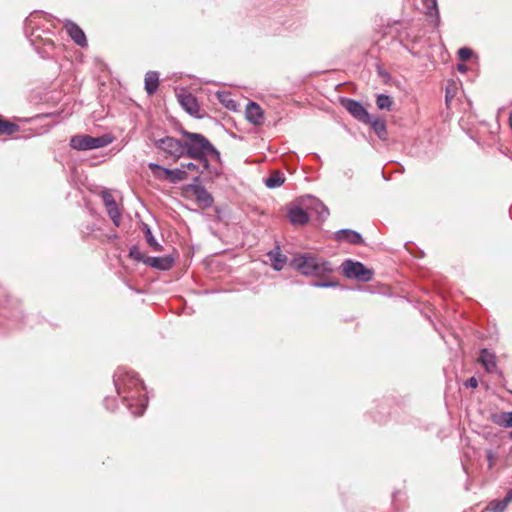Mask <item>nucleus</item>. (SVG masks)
I'll list each match as a JSON object with an SVG mask.
<instances>
[{
	"instance_id": "1",
	"label": "nucleus",
	"mask_w": 512,
	"mask_h": 512,
	"mask_svg": "<svg viewBox=\"0 0 512 512\" xmlns=\"http://www.w3.org/2000/svg\"><path fill=\"white\" fill-rule=\"evenodd\" d=\"M184 137V157L198 161L204 170H208L210 176H218L220 171L211 167L209 157L216 161H220V152L214 145L202 134L182 131Z\"/></svg>"
},
{
	"instance_id": "2",
	"label": "nucleus",
	"mask_w": 512,
	"mask_h": 512,
	"mask_svg": "<svg viewBox=\"0 0 512 512\" xmlns=\"http://www.w3.org/2000/svg\"><path fill=\"white\" fill-rule=\"evenodd\" d=\"M114 384L119 395H124L123 398L127 401V407L134 416H140L144 413L147 400L138 399L136 404L132 403L135 395L140 389H145L142 380L134 371L118 370L114 375Z\"/></svg>"
},
{
	"instance_id": "3",
	"label": "nucleus",
	"mask_w": 512,
	"mask_h": 512,
	"mask_svg": "<svg viewBox=\"0 0 512 512\" xmlns=\"http://www.w3.org/2000/svg\"><path fill=\"white\" fill-rule=\"evenodd\" d=\"M291 266L304 276L322 278L333 271L331 262L306 252L294 256Z\"/></svg>"
},
{
	"instance_id": "4",
	"label": "nucleus",
	"mask_w": 512,
	"mask_h": 512,
	"mask_svg": "<svg viewBox=\"0 0 512 512\" xmlns=\"http://www.w3.org/2000/svg\"><path fill=\"white\" fill-rule=\"evenodd\" d=\"M42 18L40 14L33 13L25 21V30L31 44L42 58L52 57V51L56 48L54 41L49 37H44L42 33H50L49 30L40 29L37 19Z\"/></svg>"
},
{
	"instance_id": "5",
	"label": "nucleus",
	"mask_w": 512,
	"mask_h": 512,
	"mask_svg": "<svg viewBox=\"0 0 512 512\" xmlns=\"http://www.w3.org/2000/svg\"><path fill=\"white\" fill-rule=\"evenodd\" d=\"M113 137L110 134L93 137L90 135H75L70 139V146L78 151H87L106 147L111 144Z\"/></svg>"
},
{
	"instance_id": "6",
	"label": "nucleus",
	"mask_w": 512,
	"mask_h": 512,
	"mask_svg": "<svg viewBox=\"0 0 512 512\" xmlns=\"http://www.w3.org/2000/svg\"><path fill=\"white\" fill-rule=\"evenodd\" d=\"M155 147L163 153L165 158H170L174 162L184 157V139L166 136L156 140Z\"/></svg>"
},
{
	"instance_id": "7",
	"label": "nucleus",
	"mask_w": 512,
	"mask_h": 512,
	"mask_svg": "<svg viewBox=\"0 0 512 512\" xmlns=\"http://www.w3.org/2000/svg\"><path fill=\"white\" fill-rule=\"evenodd\" d=\"M342 270L347 278L356 279L362 282H368L373 277L372 270L366 268L363 263L350 259H347L342 263Z\"/></svg>"
},
{
	"instance_id": "8",
	"label": "nucleus",
	"mask_w": 512,
	"mask_h": 512,
	"mask_svg": "<svg viewBox=\"0 0 512 512\" xmlns=\"http://www.w3.org/2000/svg\"><path fill=\"white\" fill-rule=\"evenodd\" d=\"M342 104L345 109L358 121L368 123L370 121V114L366 108L357 100L344 98Z\"/></svg>"
},
{
	"instance_id": "9",
	"label": "nucleus",
	"mask_w": 512,
	"mask_h": 512,
	"mask_svg": "<svg viewBox=\"0 0 512 512\" xmlns=\"http://www.w3.org/2000/svg\"><path fill=\"white\" fill-rule=\"evenodd\" d=\"M178 101L182 108L191 116L202 118L200 114V105L197 98L189 92H181L177 94Z\"/></svg>"
},
{
	"instance_id": "10",
	"label": "nucleus",
	"mask_w": 512,
	"mask_h": 512,
	"mask_svg": "<svg viewBox=\"0 0 512 512\" xmlns=\"http://www.w3.org/2000/svg\"><path fill=\"white\" fill-rule=\"evenodd\" d=\"M64 27L70 38L80 47H87L88 41L84 31L73 21L66 20Z\"/></svg>"
},
{
	"instance_id": "11",
	"label": "nucleus",
	"mask_w": 512,
	"mask_h": 512,
	"mask_svg": "<svg viewBox=\"0 0 512 512\" xmlns=\"http://www.w3.org/2000/svg\"><path fill=\"white\" fill-rule=\"evenodd\" d=\"M337 241H345L352 245H361L364 243L362 235L351 229H340L335 233Z\"/></svg>"
},
{
	"instance_id": "12",
	"label": "nucleus",
	"mask_w": 512,
	"mask_h": 512,
	"mask_svg": "<svg viewBox=\"0 0 512 512\" xmlns=\"http://www.w3.org/2000/svg\"><path fill=\"white\" fill-rule=\"evenodd\" d=\"M190 190L196 200L202 203L205 208H209L213 205L214 199L204 186L200 184H191Z\"/></svg>"
},
{
	"instance_id": "13",
	"label": "nucleus",
	"mask_w": 512,
	"mask_h": 512,
	"mask_svg": "<svg viewBox=\"0 0 512 512\" xmlns=\"http://www.w3.org/2000/svg\"><path fill=\"white\" fill-rule=\"evenodd\" d=\"M173 262H174V260L170 256H163V257H149L148 256L144 260V264H146L152 268L161 270V271L169 270L172 267Z\"/></svg>"
},
{
	"instance_id": "14",
	"label": "nucleus",
	"mask_w": 512,
	"mask_h": 512,
	"mask_svg": "<svg viewBox=\"0 0 512 512\" xmlns=\"http://www.w3.org/2000/svg\"><path fill=\"white\" fill-rule=\"evenodd\" d=\"M245 116L250 123L259 125L263 121V110L257 103L249 102L246 106Z\"/></svg>"
},
{
	"instance_id": "15",
	"label": "nucleus",
	"mask_w": 512,
	"mask_h": 512,
	"mask_svg": "<svg viewBox=\"0 0 512 512\" xmlns=\"http://www.w3.org/2000/svg\"><path fill=\"white\" fill-rule=\"evenodd\" d=\"M288 218L294 225H305L310 217L302 207L295 206L288 211Z\"/></svg>"
},
{
	"instance_id": "16",
	"label": "nucleus",
	"mask_w": 512,
	"mask_h": 512,
	"mask_svg": "<svg viewBox=\"0 0 512 512\" xmlns=\"http://www.w3.org/2000/svg\"><path fill=\"white\" fill-rule=\"evenodd\" d=\"M479 361L488 373H493L496 371V356L488 349H482L480 351Z\"/></svg>"
},
{
	"instance_id": "17",
	"label": "nucleus",
	"mask_w": 512,
	"mask_h": 512,
	"mask_svg": "<svg viewBox=\"0 0 512 512\" xmlns=\"http://www.w3.org/2000/svg\"><path fill=\"white\" fill-rule=\"evenodd\" d=\"M267 257L271 261V265L274 270L280 271L283 269L287 262L286 255L282 254L279 246L267 253Z\"/></svg>"
},
{
	"instance_id": "18",
	"label": "nucleus",
	"mask_w": 512,
	"mask_h": 512,
	"mask_svg": "<svg viewBox=\"0 0 512 512\" xmlns=\"http://www.w3.org/2000/svg\"><path fill=\"white\" fill-rule=\"evenodd\" d=\"M308 201L309 203L307 204V207L313 210L321 221H324L329 215L328 208L324 205L323 202L315 197L308 196Z\"/></svg>"
},
{
	"instance_id": "19",
	"label": "nucleus",
	"mask_w": 512,
	"mask_h": 512,
	"mask_svg": "<svg viewBox=\"0 0 512 512\" xmlns=\"http://www.w3.org/2000/svg\"><path fill=\"white\" fill-rule=\"evenodd\" d=\"M159 86V75L155 71H149L145 75V90L148 95H153Z\"/></svg>"
},
{
	"instance_id": "20",
	"label": "nucleus",
	"mask_w": 512,
	"mask_h": 512,
	"mask_svg": "<svg viewBox=\"0 0 512 512\" xmlns=\"http://www.w3.org/2000/svg\"><path fill=\"white\" fill-rule=\"evenodd\" d=\"M367 124L371 125L373 131L377 134V136L380 139H385L387 130H386V122L383 119H381L379 117L373 118L370 115V121Z\"/></svg>"
},
{
	"instance_id": "21",
	"label": "nucleus",
	"mask_w": 512,
	"mask_h": 512,
	"mask_svg": "<svg viewBox=\"0 0 512 512\" xmlns=\"http://www.w3.org/2000/svg\"><path fill=\"white\" fill-rule=\"evenodd\" d=\"M492 421L500 427L510 428L512 427V411L494 414L492 415Z\"/></svg>"
},
{
	"instance_id": "22",
	"label": "nucleus",
	"mask_w": 512,
	"mask_h": 512,
	"mask_svg": "<svg viewBox=\"0 0 512 512\" xmlns=\"http://www.w3.org/2000/svg\"><path fill=\"white\" fill-rule=\"evenodd\" d=\"M19 131V126L0 115V135L11 136Z\"/></svg>"
},
{
	"instance_id": "23",
	"label": "nucleus",
	"mask_w": 512,
	"mask_h": 512,
	"mask_svg": "<svg viewBox=\"0 0 512 512\" xmlns=\"http://www.w3.org/2000/svg\"><path fill=\"white\" fill-rule=\"evenodd\" d=\"M285 182V176L280 171H273L271 175L265 179L264 183L268 188L280 187Z\"/></svg>"
},
{
	"instance_id": "24",
	"label": "nucleus",
	"mask_w": 512,
	"mask_h": 512,
	"mask_svg": "<svg viewBox=\"0 0 512 512\" xmlns=\"http://www.w3.org/2000/svg\"><path fill=\"white\" fill-rule=\"evenodd\" d=\"M217 99L229 110L236 111L238 104L228 92H218Z\"/></svg>"
},
{
	"instance_id": "25",
	"label": "nucleus",
	"mask_w": 512,
	"mask_h": 512,
	"mask_svg": "<svg viewBox=\"0 0 512 512\" xmlns=\"http://www.w3.org/2000/svg\"><path fill=\"white\" fill-rule=\"evenodd\" d=\"M144 235H145V239L148 243V245L154 250V251H161L162 250V246L157 242V240L155 239V237L153 236L152 234V231L150 229V227L148 225H144Z\"/></svg>"
},
{
	"instance_id": "26",
	"label": "nucleus",
	"mask_w": 512,
	"mask_h": 512,
	"mask_svg": "<svg viewBox=\"0 0 512 512\" xmlns=\"http://www.w3.org/2000/svg\"><path fill=\"white\" fill-rule=\"evenodd\" d=\"M376 105L380 110L390 111L393 105V100L389 95L379 94L376 99Z\"/></svg>"
},
{
	"instance_id": "27",
	"label": "nucleus",
	"mask_w": 512,
	"mask_h": 512,
	"mask_svg": "<svg viewBox=\"0 0 512 512\" xmlns=\"http://www.w3.org/2000/svg\"><path fill=\"white\" fill-rule=\"evenodd\" d=\"M107 213L112 220L113 224L115 226H120L121 223V213L118 209V206L116 203L112 204L111 206H106Z\"/></svg>"
},
{
	"instance_id": "28",
	"label": "nucleus",
	"mask_w": 512,
	"mask_h": 512,
	"mask_svg": "<svg viewBox=\"0 0 512 512\" xmlns=\"http://www.w3.org/2000/svg\"><path fill=\"white\" fill-rule=\"evenodd\" d=\"M148 167L153 172V174L158 178H160V176L157 174V171H161L164 174V178L167 180L170 179L172 172H173V169L164 168V167L160 166L159 164L153 163V162L149 163Z\"/></svg>"
},
{
	"instance_id": "29",
	"label": "nucleus",
	"mask_w": 512,
	"mask_h": 512,
	"mask_svg": "<svg viewBox=\"0 0 512 512\" xmlns=\"http://www.w3.org/2000/svg\"><path fill=\"white\" fill-rule=\"evenodd\" d=\"M188 178V173L182 168H175L173 169L172 175L169 179V181L173 184L179 183L181 181H184Z\"/></svg>"
},
{
	"instance_id": "30",
	"label": "nucleus",
	"mask_w": 512,
	"mask_h": 512,
	"mask_svg": "<svg viewBox=\"0 0 512 512\" xmlns=\"http://www.w3.org/2000/svg\"><path fill=\"white\" fill-rule=\"evenodd\" d=\"M507 506H508V504L505 503V501L503 499H501V500L495 499V500H492L491 502H489V504L487 506V511L503 512L507 508Z\"/></svg>"
},
{
	"instance_id": "31",
	"label": "nucleus",
	"mask_w": 512,
	"mask_h": 512,
	"mask_svg": "<svg viewBox=\"0 0 512 512\" xmlns=\"http://www.w3.org/2000/svg\"><path fill=\"white\" fill-rule=\"evenodd\" d=\"M485 456L488 462V469H493L498 460V453L492 449H487L485 451Z\"/></svg>"
},
{
	"instance_id": "32",
	"label": "nucleus",
	"mask_w": 512,
	"mask_h": 512,
	"mask_svg": "<svg viewBox=\"0 0 512 512\" xmlns=\"http://www.w3.org/2000/svg\"><path fill=\"white\" fill-rule=\"evenodd\" d=\"M129 256L138 262H143L146 259V257L142 254L138 246L133 245L129 250Z\"/></svg>"
},
{
	"instance_id": "33",
	"label": "nucleus",
	"mask_w": 512,
	"mask_h": 512,
	"mask_svg": "<svg viewBox=\"0 0 512 512\" xmlns=\"http://www.w3.org/2000/svg\"><path fill=\"white\" fill-rule=\"evenodd\" d=\"M181 167L185 171L186 170L197 171V172H200L201 174H203L205 172V170L203 169V167L201 166V164L199 162H198V164H196L194 162L182 163ZM206 172H208V170H206Z\"/></svg>"
},
{
	"instance_id": "34",
	"label": "nucleus",
	"mask_w": 512,
	"mask_h": 512,
	"mask_svg": "<svg viewBox=\"0 0 512 512\" xmlns=\"http://www.w3.org/2000/svg\"><path fill=\"white\" fill-rule=\"evenodd\" d=\"M312 287L316 288H334L338 287L339 283L337 281L331 280V281H316L311 283Z\"/></svg>"
},
{
	"instance_id": "35",
	"label": "nucleus",
	"mask_w": 512,
	"mask_h": 512,
	"mask_svg": "<svg viewBox=\"0 0 512 512\" xmlns=\"http://www.w3.org/2000/svg\"><path fill=\"white\" fill-rule=\"evenodd\" d=\"M458 56L462 61H467L472 57V50L467 47H462L458 51Z\"/></svg>"
},
{
	"instance_id": "36",
	"label": "nucleus",
	"mask_w": 512,
	"mask_h": 512,
	"mask_svg": "<svg viewBox=\"0 0 512 512\" xmlns=\"http://www.w3.org/2000/svg\"><path fill=\"white\" fill-rule=\"evenodd\" d=\"M424 3L430 15H432L433 12H435V14H438L436 0H424Z\"/></svg>"
},
{
	"instance_id": "37",
	"label": "nucleus",
	"mask_w": 512,
	"mask_h": 512,
	"mask_svg": "<svg viewBox=\"0 0 512 512\" xmlns=\"http://www.w3.org/2000/svg\"><path fill=\"white\" fill-rule=\"evenodd\" d=\"M102 200H103V203L106 206H111L112 204L116 203L114 197L112 196L111 193L107 192V191H104L102 193Z\"/></svg>"
},
{
	"instance_id": "38",
	"label": "nucleus",
	"mask_w": 512,
	"mask_h": 512,
	"mask_svg": "<svg viewBox=\"0 0 512 512\" xmlns=\"http://www.w3.org/2000/svg\"><path fill=\"white\" fill-rule=\"evenodd\" d=\"M465 386L469 388H476L478 386V381L475 377H471L466 381Z\"/></svg>"
},
{
	"instance_id": "39",
	"label": "nucleus",
	"mask_w": 512,
	"mask_h": 512,
	"mask_svg": "<svg viewBox=\"0 0 512 512\" xmlns=\"http://www.w3.org/2000/svg\"><path fill=\"white\" fill-rule=\"evenodd\" d=\"M104 403H105V406H106L107 409H111L112 410L113 409L112 407L115 404V399L107 397V398H105Z\"/></svg>"
},
{
	"instance_id": "40",
	"label": "nucleus",
	"mask_w": 512,
	"mask_h": 512,
	"mask_svg": "<svg viewBox=\"0 0 512 512\" xmlns=\"http://www.w3.org/2000/svg\"><path fill=\"white\" fill-rule=\"evenodd\" d=\"M503 500L505 501V503H507L508 505L512 502V489H509L506 496L503 498Z\"/></svg>"
},
{
	"instance_id": "41",
	"label": "nucleus",
	"mask_w": 512,
	"mask_h": 512,
	"mask_svg": "<svg viewBox=\"0 0 512 512\" xmlns=\"http://www.w3.org/2000/svg\"><path fill=\"white\" fill-rule=\"evenodd\" d=\"M457 70H458L459 72H466L467 67H466V65H465V64H458V65H457Z\"/></svg>"
},
{
	"instance_id": "42",
	"label": "nucleus",
	"mask_w": 512,
	"mask_h": 512,
	"mask_svg": "<svg viewBox=\"0 0 512 512\" xmlns=\"http://www.w3.org/2000/svg\"><path fill=\"white\" fill-rule=\"evenodd\" d=\"M200 176L193 177V183L192 184H200Z\"/></svg>"
},
{
	"instance_id": "43",
	"label": "nucleus",
	"mask_w": 512,
	"mask_h": 512,
	"mask_svg": "<svg viewBox=\"0 0 512 512\" xmlns=\"http://www.w3.org/2000/svg\"><path fill=\"white\" fill-rule=\"evenodd\" d=\"M508 121H509V126L512 129V112L509 115V120Z\"/></svg>"
},
{
	"instance_id": "44",
	"label": "nucleus",
	"mask_w": 512,
	"mask_h": 512,
	"mask_svg": "<svg viewBox=\"0 0 512 512\" xmlns=\"http://www.w3.org/2000/svg\"><path fill=\"white\" fill-rule=\"evenodd\" d=\"M450 98H451V95L448 94V92L446 93V102L448 103L450 101Z\"/></svg>"
},
{
	"instance_id": "45",
	"label": "nucleus",
	"mask_w": 512,
	"mask_h": 512,
	"mask_svg": "<svg viewBox=\"0 0 512 512\" xmlns=\"http://www.w3.org/2000/svg\"><path fill=\"white\" fill-rule=\"evenodd\" d=\"M450 98H451V95L448 94V92L446 93V102L448 103L450 101Z\"/></svg>"
},
{
	"instance_id": "46",
	"label": "nucleus",
	"mask_w": 512,
	"mask_h": 512,
	"mask_svg": "<svg viewBox=\"0 0 512 512\" xmlns=\"http://www.w3.org/2000/svg\"><path fill=\"white\" fill-rule=\"evenodd\" d=\"M508 437L510 440H512V430L509 432Z\"/></svg>"
}]
</instances>
